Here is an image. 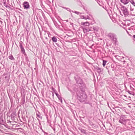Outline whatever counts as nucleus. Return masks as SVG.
<instances>
[{
  "instance_id": "f257e3e1",
  "label": "nucleus",
  "mask_w": 135,
  "mask_h": 135,
  "mask_svg": "<svg viewBox=\"0 0 135 135\" xmlns=\"http://www.w3.org/2000/svg\"><path fill=\"white\" fill-rule=\"evenodd\" d=\"M76 94L77 98L81 102H84L85 103H88L87 102V96L85 91L82 90H78L76 91Z\"/></svg>"
},
{
  "instance_id": "f03ea898",
  "label": "nucleus",
  "mask_w": 135,
  "mask_h": 135,
  "mask_svg": "<svg viewBox=\"0 0 135 135\" xmlns=\"http://www.w3.org/2000/svg\"><path fill=\"white\" fill-rule=\"evenodd\" d=\"M76 83L80 85V88L81 89H84L86 88V85L83 82L82 79L79 76H76L75 77Z\"/></svg>"
},
{
  "instance_id": "7ed1b4c3",
  "label": "nucleus",
  "mask_w": 135,
  "mask_h": 135,
  "mask_svg": "<svg viewBox=\"0 0 135 135\" xmlns=\"http://www.w3.org/2000/svg\"><path fill=\"white\" fill-rule=\"evenodd\" d=\"M107 36L108 37L114 42L116 44L118 42L117 38L116 35L113 33H110L108 34Z\"/></svg>"
},
{
  "instance_id": "20e7f679",
  "label": "nucleus",
  "mask_w": 135,
  "mask_h": 135,
  "mask_svg": "<svg viewBox=\"0 0 135 135\" xmlns=\"http://www.w3.org/2000/svg\"><path fill=\"white\" fill-rule=\"evenodd\" d=\"M121 9L125 17H127L131 15V13L129 12L128 9L125 6H122Z\"/></svg>"
},
{
  "instance_id": "39448f33",
  "label": "nucleus",
  "mask_w": 135,
  "mask_h": 135,
  "mask_svg": "<svg viewBox=\"0 0 135 135\" xmlns=\"http://www.w3.org/2000/svg\"><path fill=\"white\" fill-rule=\"evenodd\" d=\"M125 117V116L124 115L120 117L119 120V123L124 125H125L129 121V119H124Z\"/></svg>"
},
{
  "instance_id": "423d86ee",
  "label": "nucleus",
  "mask_w": 135,
  "mask_h": 135,
  "mask_svg": "<svg viewBox=\"0 0 135 135\" xmlns=\"http://www.w3.org/2000/svg\"><path fill=\"white\" fill-rule=\"evenodd\" d=\"M23 7L25 9H28L30 8L29 3L27 2H25L23 3Z\"/></svg>"
},
{
  "instance_id": "0eeeda50",
  "label": "nucleus",
  "mask_w": 135,
  "mask_h": 135,
  "mask_svg": "<svg viewBox=\"0 0 135 135\" xmlns=\"http://www.w3.org/2000/svg\"><path fill=\"white\" fill-rule=\"evenodd\" d=\"M52 90L53 91L54 93L57 97L58 98L59 100L62 103V100L61 97L58 94L57 91L56 90L54 89V88H52Z\"/></svg>"
},
{
  "instance_id": "6e6552de",
  "label": "nucleus",
  "mask_w": 135,
  "mask_h": 135,
  "mask_svg": "<svg viewBox=\"0 0 135 135\" xmlns=\"http://www.w3.org/2000/svg\"><path fill=\"white\" fill-rule=\"evenodd\" d=\"M20 47L21 50V52L23 54L25 53V50L22 46V44L21 43H20Z\"/></svg>"
},
{
  "instance_id": "1a4fd4ad",
  "label": "nucleus",
  "mask_w": 135,
  "mask_h": 135,
  "mask_svg": "<svg viewBox=\"0 0 135 135\" xmlns=\"http://www.w3.org/2000/svg\"><path fill=\"white\" fill-rule=\"evenodd\" d=\"M129 0H120V1L124 5H126L129 3Z\"/></svg>"
},
{
  "instance_id": "9d476101",
  "label": "nucleus",
  "mask_w": 135,
  "mask_h": 135,
  "mask_svg": "<svg viewBox=\"0 0 135 135\" xmlns=\"http://www.w3.org/2000/svg\"><path fill=\"white\" fill-rule=\"evenodd\" d=\"M96 70L97 72L99 73H102L103 71V69L102 68L97 67L96 68Z\"/></svg>"
},
{
  "instance_id": "9b49d317",
  "label": "nucleus",
  "mask_w": 135,
  "mask_h": 135,
  "mask_svg": "<svg viewBox=\"0 0 135 135\" xmlns=\"http://www.w3.org/2000/svg\"><path fill=\"white\" fill-rule=\"evenodd\" d=\"M83 30L84 33H85L89 32L90 30L89 29L85 27H83Z\"/></svg>"
},
{
  "instance_id": "f8f14e48",
  "label": "nucleus",
  "mask_w": 135,
  "mask_h": 135,
  "mask_svg": "<svg viewBox=\"0 0 135 135\" xmlns=\"http://www.w3.org/2000/svg\"><path fill=\"white\" fill-rule=\"evenodd\" d=\"M81 24L85 26H89V23L88 22H82L81 23Z\"/></svg>"
},
{
  "instance_id": "ddd939ff",
  "label": "nucleus",
  "mask_w": 135,
  "mask_h": 135,
  "mask_svg": "<svg viewBox=\"0 0 135 135\" xmlns=\"http://www.w3.org/2000/svg\"><path fill=\"white\" fill-rule=\"evenodd\" d=\"M81 18V19H83L85 20H87V19H88L89 16L88 15H87L86 16H80Z\"/></svg>"
},
{
  "instance_id": "4468645a",
  "label": "nucleus",
  "mask_w": 135,
  "mask_h": 135,
  "mask_svg": "<svg viewBox=\"0 0 135 135\" xmlns=\"http://www.w3.org/2000/svg\"><path fill=\"white\" fill-rule=\"evenodd\" d=\"M5 123V121L3 118H0V124H3Z\"/></svg>"
},
{
  "instance_id": "2eb2a0df",
  "label": "nucleus",
  "mask_w": 135,
  "mask_h": 135,
  "mask_svg": "<svg viewBox=\"0 0 135 135\" xmlns=\"http://www.w3.org/2000/svg\"><path fill=\"white\" fill-rule=\"evenodd\" d=\"M51 40L54 42H56L57 41V39L55 36L52 38Z\"/></svg>"
},
{
  "instance_id": "dca6fc26",
  "label": "nucleus",
  "mask_w": 135,
  "mask_h": 135,
  "mask_svg": "<svg viewBox=\"0 0 135 135\" xmlns=\"http://www.w3.org/2000/svg\"><path fill=\"white\" fill-rule=\"evenodd\" d=\"M81 132L83 133L86 134V130L84 129H81L80 130Z\"/></svg>"
},
{
  "instance_id": "f3484780",
  "label": "nucleus",
  "mask_w": 135,
  "mask_h": 135,
  "mask_svg": "<svg viewBox=\"0 0 135 135\" xmlns=\"http://www.w3.org/2000/svg\"><path fill=\"white\" fill-rule=\"evenodd\" d=\"M103 66H105L107 62V61L105 60H103Z\"/></svg>"
},
{
  "instance_id": "a211bd4d",
  "label": "nucleus",
  "mask_w": 135,
  "mask_h": 135,
  "mask_svg": "<svg viewBox=\"0 0 135 135\" xmlns=\"http://www.w3.org/2000/svg\"><path fill=\"white\" fill-rule=\"evenodd\" d=\"M9 58L11 60H13L14 59V58L12 55L9 56Z\"/></svg>"
},
{
  "instance_id": "6ab92c4d",
  "label": "nucleus",
  "mask_w": 135,
  "mask_h": 135,
  "mask_svg": "<svg viewBox=\"0 0 135 135\" xmlns=\"http://www.w3.org/2000/svg\"><path fill=\"white\" fill-rule=\"evenodd\" d=\"M63 8L64 9H66L67 11L70 12L71 10L69 8H66L65 7H63Z\"/></svg>"
},
{
  "instance_id": "aec40b11",
  "label": "nucleus",
  "mask_w": 135,
  "mask_h": 135,
  "mask_svg": "<svg viewBox=\"0 0 135 135\" xmlns=\"http://www.w3.org/2000/svg\"><path fill=\"white\" fill-rule=\"evenodd\" d=\"M72 12L78 15H79V14H81V13H80L79 12H77L76 11H75L74 12L72 11Z\"/></svg>"
},
{
  "instance_id": "412c9836",
  "label": "nucleus",
  "mask_w": 135,
  "mask_h": 135,
  "mask_svg": "<svg viewBox=\"0 0 135 135\" xmlns=\"http://www.w3.org/2000/svg\"><path fill=\"white\" fill-rule=\"evenodd\" d=\"M93 29L95 31H97L98 30V29L97 27H94L93 28Z\"/></svg>"
},
{
  "instance_id": "4be33fe9",
  "label": "nucleus",
  "mask_w": 135,
  "mask_h": 135,
  "mask_svg": "<svg viewBox=\"0 0 135 135\" xmlns=\"http://www.w3.org/2000/svg\"><path fill=\"white\" fill-rule=\"evenodd\" d=\"M36 115L39 118H40L41 119L42 118V117L40 115H39L37 114H36Z\"/></svg>"
},
{
  "instance_id": "5701e85b",
  "label": "nucleus",
  "mask_w": 135,
  "mask_h": 135,
  "mask_svg": "<svg viewBox=\"0 0 135 135\" xmlns=\"http://www.w3.org/2000/svg\"><path fill=\"white\" fill-rule=\"evenodd\" d=\"M55 25L56 27L57 28H59L60 27V26L59 25L57 24L56 23L55 24Z\"/></svg>"
},
{
  "instance_id": "b1692460",
  "label": "nucleus",
  "mask_w": 135,
  "mask_h": 135,
  "mask_svg": "<svg viewBox=\"0 0 135 135\" xmlns=\"http://www.w3.org/2000/svg\"><path fill=\"white\" fill-rule=\"evenodd\" d=\"M114 65H111V67L112 68V70L114 71Z\"/></svg>"
},
{
  "instance_id": "393cba45",
  "label": "nucleus",
  "mask_w": 135,
  "mask_h": 135,
  "mask_svg": "<svg viewBox=\"0 0 135 135\" xmlns=\"http://www.w3.org/2000/svg\"><path fill=\"white\" fill-rule=\"evenodd\" d=\"M130 10L131 11H133V8H132V7L131 6V5H130Z\"/></svg>"
},
{
  "instance_id": "a878e982",
  "label": "nucleus",
  "mask_w": 135,
  "mask_h": 135,
  "mask_svg": "<svg viewBox=\"0 0 135 135\" xmlns=\"http://www.w3.org/2000/svg\"><path fill=\"white\" fill-rule=\"evenodd\" d=\"M5 78L6 79H7V80H9V77H8V76H6L5 77Z\"/></svg>"
},
{
  "instance_id": "bb28decb",
  "label": "nucleus",
  "mask_w": 135,
  "mask_h": 135,
  "mask_svg": "<svg viewBox=\"0 0 135 135\" xmlns=\"http://www.w3.org/2000/svg\"><path fill=\"white\" fill-rule=\"evenodd\" d=\"M96 1L97 2V3H98V4L99 5L101 6V5H100V3H99V2H100V1H98V0H97V1Z\"/></svg>"
},
{
  "instance_id": "cd10ccee",
  "label": "nucleus",
  "mask_w": 135,
  "mask_h": 135,
  "mask_svg": "<svg viewBox=\"0 0 135 135\" xmlns=\"http://www.w3.org/2000/svg\"><path fill=\"white\" fill-rule=\"evenodd\" d=\"M133 1V0H129V2H130L131 3Z\"/></svg>"
},
{
  "instance_id": "c85d7f7f",
  "label": "nucleus",
  "mask_w": 135,
  "mask_h": 135,
  "mask_svg": "<svg viewBox=\"0 0 135 135\" xmlns=\"http://www.w3.org/2000/svg\"><path fill=\"white\" fill-rule=\"evenodd\" d=\"M69 90L71 92V93H72V94L73 95H74V92H72V91H71V90Z\"/></svg>"
},
{
  "instance_id": "c756f323",
  "label": "nucleus",
  "mask_w": 135,
  "mask_h": 135,
  "mask_svg": "<svg viewBox=\"0 0 135 135\" xmlns=\"http://www.w3.org/2000/svg\"><path fill=\"white\" fill-rule=\"evenodd\" d=\"M130 88H131V89H132H132H133V88H132V87L131 86V85L130 86Z\"/></svg>"
},
{
  "instance_id": "7c9ffc66",
  "label": "nucleus",
  "mask_w": 135,
  "mask_h": 135,
  "mask_svg": "<svg viewBox=\"0 0 135 135\" xmlns=\"http://www.w3.org/2000/svg\"><path fill=\"white\" fill-rule=\"evenodd\" d=\"M127 91L128 92V93H129V94H131V93H130V91H129L128 90V91Z\"/></svg>"
},
{
  "instance_id": "2f4dec72",
  "label": "nucleus",
  "mask_w": 135,
  "mask_h": 135,
  "mask_svg": "<svg viewBox=\"0 0 135 135\" xmlns=\"http://www.w3.org/2000/svg\"><path fill=\"white\" fill-rule=\"evenodd\" d=\"M133 37L134 38H135V35H133Z\"/></svg>"
},
{
  "instance_id": "473e14b6",
  "label": "nucleus",
  "mask_w": 135,
  "mask_h": 135,
  "mask_svg": "<svg viewBox=\"0 0 135 135\" xmlns=\"http://www.w3.org/2000/svg\"><path fill=\"white\" fill-rule=\"evenodd\" d=\"M56 44V45H57V46H58V47H59V44Z\"/></svg>"
},
{
  "instance_id": "72a5a7b5",
  "label": "nucleus",
  "mask_w": 135,
  "mask_h": 135,
  "mask_svg": "<svg viewBox=\"0 0 135 135\" xmlns=\"http://www.w3.org/2000/svg\"><path fill=\"white\" fill-rule=\"evenodd\" d=\"M53 93H54V92H53V93H52V95L53 97H54V94Z\"/></svg>"
},
{
  "instance_id": "f704fd0d",
  "label": "nucleus",
  "mask_w": 135,
  "mask_h": 135,
  "mask_svg": "<svg viewBox=\"0 0 135 135\" xmlns=\"http://www.w3.org/2000/svg\"><path fill=\"white\" fill-rule=\"evenodd\" d=\"M65 21H66V22H68V20H66Z\"/></svg>"
},
{
  "instance_id": "c9c22d12",
  "label": "nucleus",
  "mask_w": 135,
  "mask_h": 135,
  "mask_svg": "<svg viewBox=\"0 0 135 135\" xmlns=\"http://www.w3.org/2000/svg\"><path fill=\"white\" fill-rule=\"evenodd\" d=\"M73 23H70V24L71 25H73Z\"/></svg>"
},
{
  "instance_id": "e433bc0d",
  "label": "nucleus",
  "mask_w": 135,
  "mask_h": 135,
  "mask_svg": "<svg viewBox=\"0 0 135 135\" xmlns=\"http://www.w3.org/2000/svg\"><path fill=\"white\" fill-rule=\"evenodd\" d=\"M45 38H46V39H47V37H45Z\"/></svg>"
},
{
  "instance_id": "4c0bfd02",
  "label": "nucleus",
  "mask_w": 135,
  "mask_h": 135,
  "mask_svg": "<svg viewBox=\"0 0 135 135\" xmlns=\"http://www.w3.org/2000/svg\"><path fill=\"white\" fill-rule=\"evenodd\" d=\"M6 7H8V6H6Z\"/></svg>"
},
{
  "instance_id": "58836bf2",
  "label": "nucleus",
  "mask_w": 135,
  "mask_h": 135,
  "mask_svg": "<svg viewBox=\"0 0 135 135\" xmlns=\"http://www.w3.org/2000/svg\"><path fill=\"white\" fill-rule=\"evenodd\" d=\"M127 31V33H128V32Z\"/></svg>"
},
{
  "instance_id": "ea45409f",
  "label": "nucleus",
  "mask_w": 135,
  "mask_h": 135,
  "mask_svg": "<svg viewBox=\"0 0 135 135\" xmlns=\"http://www.w3.org/2000/svg\"><path fill=\"white\" fill-rule=\"evenodd\" d=\"M1 68L0 67V70H1Z\"/></svg>"
},
{
  "instance_id": "a19ab883",
  "label": "nucleus",
  "mask_w": 135,
  "mask_h": 135,
  "mask_svg": "<svg viewBox=\"0 0 135 135\" xmlns=\"http://www.w3.org/2000/svg\"><path fill=\"white\" fill-rule=\"evenodd\" d=\"M0 22H2V21H1Z\"/></svg>"
},
{
  "instance_id": "79ce46f5",
  "label": "nucleus",
  "mask_w": 135,
  "mask_h": 135,
  "mask_svg": "<svg viewBox=\"0 0 135 135\" xmlns=\"http://www.w3.org/2000/svg\"><path fill=\"white\" fill-rule=\"evenodd\" d=\"M40 35H41V32H40Z\"/></svg>"
},
{
  "instance_id": "37998d69",
  "label": "nucleus",
  "mask_w": 135,
  "mask_h": 135,
  "mask_svg": "<svg viewBox=\"0 0 135 135\" xmlns=\"http://www.w3.org/2000/svg\"><path fill=\"white\" fill-rule=\"evenodd\" d=\"M125 87L126 88V87L125 85Z\"/></svg>"
},
{
  "instance_id": "c03bdc74",
  "label": "nucleus",
  "mask_w": 135,
  "mask_h": 135,
  "mask_svg": "<svg viewBox=\"0 0 135 135\" xmlns=\"http://www.w3.org/2000/svg\"><path fill=\"white\" fill-rule=\"evenodd\" d=\"M95 1H97V0H95Z\"/></svg>"
}]
</instances>
